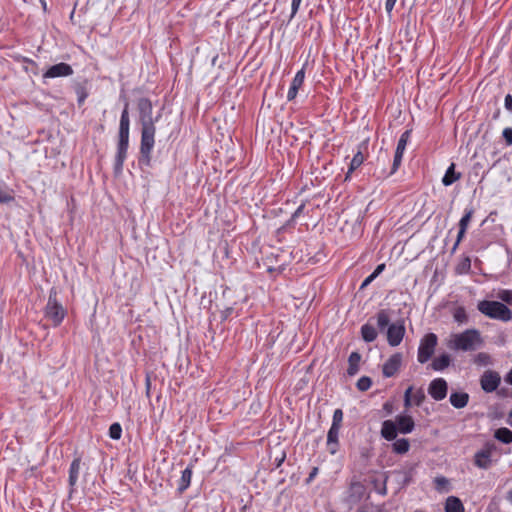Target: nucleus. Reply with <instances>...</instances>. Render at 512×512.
I'll return each mask as SVG.
<instances>
[{"label": "nucleus", "mask_w": 512, "mask_h": 512, "mask_svg": "<svg viewBox=\"0 0 512 512\" xmlns=\"http://www.w3.org/2000/svg\"><path fill=\"white\" fill-rule=\"evenodd\" d=\"M484 341L479 330L466 329L459 333H453L447 340V347L453 351H475L482 347Z\"/></svg>", "instance_id": "1"}, {"label": "nucleus", "mask_w": 512, "mask_h": 512, "mask_svg": "<svg viewBox=\"0 0 512 512\" xmlns=\"http://www.w3.org/2000/svg\"><path fill=\"white\" fill-rule=\"evenodd\" d=\"M130 119L128 113V103L122 111L119 124V140L117 145V153L115 155L114 170L120 173L123 169L127 151L129 146Z\"/></svg>", "instance_id": "2"}, {"label": "nucleus", "mask_w": 512, "mask_h": 512, "mask_svg": "<svg viewBox=\"0 0 512 512\" xmlns=\"http://www.w3.org/2000/svg\"><path fill=\"white\" fill-rule=\"evenodd\" d=\"M477 309L481 314L490 319L502 322H509L512 320V311L500 301H479Z\"/></svg>", "instance_id": "3"}, {"label": "nucleus", "mask_w": 512, "mask_h": 512, "mask_svg": "<svg viewBox=\"0 0 512 512\" xmlns=\"http://www.w3.org/2000/svg\"><path fill=\"white\" fill-rule=\"evenodd\" d=\"M155 125H141L140 154L141 162L149 164L151 153L155 144Z\"/></svg>", "instance_id": "4"}, {"label": "nucleus", "mask_w": 512, "mask_h": 512, "mask_svg": "<svg viewBox=\"0 0 512 512\" xmlns=\"http://www.w3.org/2000/svg\"><path fill=\"white\" fill-rule=\"evenodd\" d=\"M66 310L61 303L57 301V291L52 288L49 292L48 302L45 307V316L54 326H58L63 321Z\"/></svg>", "instance_id": "5"}, {"label": "nucleus", "mask_w": 512, "mask_h": 512, "mask_svg": "<svg viewBox=\"0 0 512 512\" xmlns=\"http://www.w3.org/2000/svg\"><path fill=\"white\" fill-rule=\"evenodd\" d=\"M438 343V337L434 333H428L420 340L417 360L419 363H426L433 355Z\"/></svg>", "instance_id": "6"}, {"label": "nucleus", "mask_w": 512, "mask_h": 512, "mask_svg": "<svg viewBox=\"0 0 512 512\" xmlns=\"http://www.w3.org/2000/svg\"><path fill=\"white\" fill-rule=\"evenodd\" d=\"M494 450L495 445L492 443H487L482 449L475 453L474 465L480 469H489L492 466V454Z\"/></svg>", "instance_id": "7"}, {"label": "nucleus", "mask_w": 512, "mask_h": 512, "mask_svg": "<svg viewBox=\"0 0 512 512\" xmlns=\"http://www.w3.org/2000/svg\"><path fill=\"white\" fill-rule=\"evenodd\" d=\"M406 329L402 320L392 323L387 328V342L390 346L396 347L402 342Z\"/></svg>", "instance_id": "8"}, {"label": "nucleus", "mask_w": 512, "mask_h": 512, "mask_svg": "<svg viewBox=\"0 0 512 512\" xmlns=\"http://www.w3.org/2000/svg\"><path fill=\"white\" fill-rule=\"evenodd\" d=\"M365 492V485L361 481L353 478L350 481L349 487L346 492V502L349 504L359 503L363 499Z\"/></svg>", "instance_id": "9"}, {"label": "nucleus", "mask_w": 512, "mask_h": 512, "mask_svg": "<svg viewBox=\"0 0 512 512\" xmlns=\"http://www.w3.org/2000/svg\"><path fill=\"white\" fill-rule=\"evenodd\" d=\"M501 377L498 372L486 370L480 377V386L486 393L494 392L500 385Z\"/></svg>", "instance_id": "10"}, {"label": "nucleus", "mask_w": 512, "mask_h": 512, "mask_svg": "<svg viewBox=\"0 0 512 512\" xmlns=\"http://www.w3.org/2000/svg\"><path fill=\"white\" fill-rule=\"evenodd\" d=\"M410 136H411V131L406 130L401 134V136L398 140L395 155H394V160H393L392 173L396 172L397 169L401 165L402 158H403L404 152L406 150V146L410 139Z\"/></svg>", "instance_id": "11"}, {"label": "nucleus", "mask_w": 512, "mask_h": 512, "mask_svg": "<svg viewBox=\"0 0 512 512\" xmlns=\"http://www.w3.org/2000/svg\"><path fill=\"white\" fill-rule=\"evenodd\" d=\"M448 384L443 378L432 380L428 387L429 395L436 401H441L447 396Z\"/></svg>", "instance_id": "12"}, {"label": "nucleus", "mask_w": 512, "mask_h": 512, "mask_svg": "<svg viewBox=\"0 0 512 512\" xmlns=\"http://www.w3.org/2000/svg\"><path fill=\"white\" fill-rule=\"evenodd\" d=\"M137 106L140 114L141 125H154L152 117L153 106L151 101L147 98H140Z\"/></svg>", "instance_id": "13"}, {"label": "nucleus", "mask_w": 512, "mask_h": 512, "mask_svg": "<svg viewBox=\"0 0 512 512\" xmlns=\"http://www.w3.org/2000/svg\"><path fill=\"white\" fill-rule=\"evenodd\" d=\"M402 365V354L394 353L387 361L383 364L382 373L386 378L393 377L400 369Z\"/></svg>", "instance_id": "14"}, {"label": "nucleus", "mask_w": 512, "mask_h": 512, "mask_svg": "<svg viewBox=\"0 0 512 512\" xmlns=\"http://www.w3.org/2000/svg\"><path fill=\"white\" fill-rule=\"evenodd\" d=\"M73 74L72 67L64 62L55 64L48 68V70L43 74L44 78H58V77H67Z\"/></svg>", "instance_id": "15"}, {"label": "nucleus", "mask_w": 512, "mask_h": 512, "mask_svg": "<svg viewBox=\"0 0 512 512\" xmlns=\"http://www.w3.org/2000/svg\"><path fill=\"white\" fill-rule=\"evenodd\" d=\"M394 422L396 423L397 430L403 434L411 433L415 427L414 420L409 415H398Z\"/></svg>", "instance_id": "16"}, {"label": "nucleus", "mask_w": 512, "mask_h": 512, "mask_svg": "<svg viewBox=\"0 0 512 512\" xmlns=\"http://www.w3.org/2000/svg\"><path fill=\"white\" fill-rule=\"evenodd\" d=\"M341 427L331 426L327 433V448L331 455L338 451L339 447V432Z\"/></svg>", "instance_id": "17"}, {"label": "nucleus", "mask_w": 512, "mask_h": 512, "mask_svg": "<svg viewBox=\"0 0 512 512\" xmlns=\"http://www.w3.org/2000/svg\"><path fill=\"white\" fill-rule=\"evenodd\" d=\"M304 78H305V71L302 68L301 70H299L295 74V76H294V78H293V80L291 82L290 88H289L288 93H287V99L289 101H291V100L296 98L298 90H299V88L302 86V84L304 82Z\"/></svg>", "instance_id": "18"}, {"label": "nucleus", "mask_w": 512, "mask_h": 512, "mask_svg": "<svg viewBox=\"0 0 512 512\" xmlns=\"http://www.w3.org/2000/svg\"><path fill=\"white\" fill-rule=\"evenodd\" d=\"M81 468V458H75L70 464L68 482L71 490L77 485Z\"/></svg>", "instance_id": "19"}, {"label": "nucleus", "mask_w": 512, "mask_h": 512, "mask_svg": "<svg viewBox=\"0 0 512 512\" xmlns=\"http://www.w3.org/2000/svg\"><path fill=\"white\" fill-rule=\"evenodd\" d=\"M397 426L392 420H385L381 427V436L387 441H393L397 437Z\"/></svg>", "instance_id": "20"}, {"label": "nucleus", "mask_w": 512, "mask_h": 512, "mask_svg": "<svg viewBox=\"0 0 512 512\" xmlns=\"http://www.w3.org/2000/svg\"><path fill=\"white\" fill-rule=\"evenodd\" d=\"M449 401L454 408H464L469 402V394L466 392H453L450 395Z\"/></svg>", "instance_id": "21"}, {"label": "nucleus", "mask_w": 512, "mask_h": 512, "mask_svg": "<svg viewBox=\"0 0 512 512\" xmlns=\"http://www.w3.org/2000/svg\"><path fill=\"white\" fill-rule=\"evenodd\" d=\"M445 512H464L461 500L455 496H449L445 503Z\"/></svg>", "instance_id": "22"}, {"label": "nucleus", "mask_w": 512, "mask_h": 512, "mask_svg": "<svg viewBox=\"0 0 512 512\" xmlns=\"http://www.w3.org/2000/svg\"><path fill=\"white\" fill-rule=\"evenodd\" d=\"M361 361V355L358 352H352L348 358V369L347 373L349 376H354L359 371V364Z\"/></svg>", "instance_id": "23"}, {"label": "nucleus", "mask_w": 512, "mask_h": 512, "mask_svg": "<svg viewBox=\"0 0 512 512\" xmlns=\"http://www.w3.org/2000/svg\"><path fill=\"white\" fill-rule=\"evenodd\" d=\"M460 173H456L455 172V164L452 163L446 170L443 178H442V183L444 186H450L452 185L455 181H457L458 179H460Z\"/></svg>", "instance_id": "24"}, {"label": "nucleus", "mask_w": 512, "mask_h": 512, "mask_svg": "<svg viewBox=\"0 0 512 512\" xmlns=\"http://www.w3.org/2000/svg\"><path fill=\"white\" fill-rule=\"evenodd\" d=\"M364 156L362 154L361 151H358L354 156L353 158L351 159L350 161V164H349V168H348V171L346 173V176H345V180H348L351 176V174L357 169L359 168L363 162H364Z\"/></svg>", "instance_id": "25"}, {"label": "nucleus", "mask_w": 512, "mask_h": 512, "mask_svg": "<svg viewBox=\"0 0 512 512\" xmlns=\"http://www.w3.org/2000/svg\"><path fill=\"white\" fill-rule=\"evenodd\" d=\"M361 335L364 341L373 342L377 338L378 333L373 325L366 323L361 327Z\"/></svg>", "instance_id": "26"}, {"label": "nucleus", "mask_w": 512, "mask_h": 512, "mask_svg": "<svg viewBox=\"0 0 512 512\" xmlns=\"http://www.w3.org/2000/svg\"><path fill=\"white\" fill-rule=\"evenodd\" d=\"M434 487L439 493H448L451 490L449 479L442 475L434 478Z\"/></svg>", "instance_id": "27"}, {"label": "nucleus", "mask_w": 512, "mask_h": 512, "mask_svg": "<svg viewBox=\"0 0 512 512\" xmlns=\"http://www.w3.org/2000/svg\"><path fill=\"white\" fill-rule=\"evenodd\" d=\"M450 362V356L448 354H442L433 360L432 368L435 371H442L450 365Z\"/></svg>", "instance_id": "28"}, {"label": "nucleus", "mask_w": 512, "mask_h": 512, "mask_svg": "<svg viewBox=\"0 0 512 512\" xmlns=\"http://www.w3.org/2000/svg\"><path fill=\"white\" fill-rule=\"evenodd\" d=\"M410 449V443L406 438L396 439L392 444V451L396 454H405Z\"/></svg>", "instance_id": "29"}, {"label": "nucleus", "mask_w": 512, "mask_h": 512, "mask_svg": "<svg viewBox=\"0 0 512 512\" xmlns=\"http://www.w3.org/2000/svg\"><path fill=\"white\" fill-rule=\"evenodd\" d=\"M376 319H377V326L380 330H384V329L388 328L389 323H390L389 310H386V309L380 310L376 315Z\"/></svg>", "instance_id": "30"}, {"label": "nucleus", "mask_w": 512, "mask_h": 512, "mask_svg": "<svg viewBox=\"0 0 512 512\" xmlns=\"http://www.w3.org/2000/svg\"><path fill=\"white\" fill-rule=\"evenodd\" d=\"M191 478H192V470H191V468L187 467L186 469H184L182 471V475L180 478V482H179V486H178V491L180 493H182L189 487V485L191 483Z\"/></svg>", "instance_id": "31"}, {"label": "nucleus", "mask_w": 512, "mask_h": 512, "mask_svg": "<svg viewBox=\"0 0 512 512\" xmlns=\"http://www.w3.org/2000/svg\"><path fill=\"white\" fill-rule=\"evenodd\" d=\"M494 437L502 443L509 444L512 442V431L502 427L495 431Z\"/></svg>", "instance_id": "32"}, {"label": "nucleus", "mask_w": 512, "mask_h": 512, "mask_svg": "<svg viewBox=\"0 0 512 512\" xmlns=\"http://www.w3.org/2000/svg\"><path fill=\"white\" fill-rule=\"evenodd\" d=\"M453 319L458 324H466L468 322V315L463 306H458L453 310Z\"/></svg>", "instance_id": "33"}, {"label": "nucleus", "mask_w": 512, "mask_h": 512, "mask_svg": "<svg viewBox=\"0 0 512 512\" xmlns=\"http://www.w3.org/2000/svg\"><path fill=\"white\" fill-rule=\"evenodd\" d=\"M473 362L478 366H488L492 363L491 356L486 352H480L475 355Z\"/></svg>", "instance_id": "34"}, {"label": "nucleus", "mask_w": 512, "mask_h": 512, "mask_svg": "<svg viewBox=\"0 0 512 512\" xmlns=\"http://www.w3.org/2000/svg\"><path fill=\"white\" fill-rule=\"evenodd\" d=\"M473 213H474L473 208L465 209L464 215L462 216V218L459 221V228H463V229L467 230L469 223L472 219Z\"/></svg>", "instance_id": "35"}, {"label": "nucleus", "mask_w": 512, "mask_h": 512, "mask_svg": "<svg viewBox=\"0 0 512 512\" xmlns=\"http://www.w3.org/2000/svg\"><path fill=\"white\" fill-rule=\"evenodd\" d=\"M122 435V427L119 423H113L109 428V436L114 440H118Z\"/></svg>", "instance_id": "36"}, {"label": "nucleus", "mask_w": 512, "mask_h": 512, "mask_svg": "<svg viewBox=\"0 0 512 512\" xmlns=\"http://www.w3.org/2000/svg\"><path fill=\"white\" fill-rule=\"evenodd\" d=\"M497 296L501 300L502 303L512 305V290H509V289L500 290Z\"/></svg>", "instance_id": "37"}, {"label": "nucleus", "mask_w": 512, "mask_h": 512, "mask_svg": "<svg viewBox=\"0 0 512 512\" xmlns=\"http://www.w3.org/2000/svg\"><path fill=\"white\" fill-rule=\"evenodd\" d=\"M371 385L372 381L367 376H362L361 378H359L356 384L357 388L360 391H367L368 389H370Z\"/></svg>", "instance_id": "38"}, {"label": "nucleus", "mask_w": 512, "mask_h": 512, "mask_svg": "<svg viewBox=\"0 0 512 512\" xmlns=\"http://www.w3.org/2000/svg\"><path fill=\"white\" fill-rule=\"evenodd\" d=\"M412 400L416 406H420L425 400L423 389L419 388L416 391L412 390Z\"/></svg>", "instance_id": "39"}, {"label": "nucleus", "mask_w": 512, "mask_h": 512, "mask_svg": "<svg viewBox=\"0 0 512 512\" xmlns=\"http://www.w3.org/2000/svg\"><path fill=\"white\" fill-rule=\"evenodd\" d=\"M13 200L12 193L8 189L0 187V203H10Z\"/></svg>", "instance_id": "40"}, {"label": "nucleus", "mask_w": 512, "mask_h": 512, "mask_svg": "<svg viewBox=\"0 0 512 512\" xmlns=\"http://www.w3.org/2000/svg\"><path fill=\"white\" fill-rule=\"evenodd\" d=\"M342 421H343V411L341 409H336L333 413L331 426L341 427Z\"/></svg>", "instance_id": "41"}, {"label": "nucleus", "mask_w": 512, "mask_h": 512, "mask_svg": "<svg viewBox=\"0 0 512 512\" xmlns=\"http://www.w3.org/2000/svg\"><path fill=\"white\" fill-rule=\"evenodd\" d=\"M412 390H413V386H410L406 389V391L404 393V406L406 408H409L412 404H414V402L412 400Z\"/></svg>", "instance_id": "42"}, {"label": "nucleus", "mask_w": 512, "mask_h": 512, "mask_svg": "<svg viewBox=\"0 0 512 512\" xmlns=\"http://www.w3.org/2000/svg\"><path fill=\"white\" fill-rule=\"evenodd\" d=\"M470 259L469 258H465L457 267V271L462 274V273H466L469 271L470 269Z\"/></svg>", "instance_id": "43"}, {"label": "nucleus", "mask_w": 512, "mask_h": 512, "mask_svg": "<svg viewBox=\"0 0 512 512\" xmlns=\"http://www.w3.org/2000/svg\"><path fill=\"white\" fill-rule=\"evenodd\" d=\"M466 231H467L466 229L459 228V231H458V234H457V239H456V241H455V243H454V245L452 247V253H454L457 250L460 242L463 240V238L465 236Z\"/></svg>", "instance_id": "44"}, {"label": "nucleus", "mask_w": 512, "mask_h": 512, "mask_svg": "<svg viewBox=\"0 0 512 512\" xmlns=\"http://www.w3.org/2000/svg\"><path fill=\"white\" fill-rule=\"evenodd\" d=\"M502 135L507 142V144H512V128L507 127L503 130Z\"/></svg>", "instance_id": "45"}, {"label": "nucleus", "mask_w": 512, "mask_h": 512, "mask_svg": "<svg viewBox=\"0 0 512 512\" xmlns=\"http://www.w3.org/2000/svg\"><path fill=\"white\" fill-rule=\"evenodd\" d=\"M302 0H292L291 3V17H294L299 10Z\"/></svg>", "instance_id": "46"}, {"label": "nucleus", "mask_w": 512, "mask_h": 512, "mask_svg": "<svg viewBox=\"0 0 512 512\" xmlns=\"http://www.w3.org/2000/svg\"><path fill=\"white\" fill-rule=\"evenodd\" d=\"M396 2H397V0H386L385 9L388 14H390L392 12Z\"/></svg>", "instance_id": "47"}, {"label": "nucleus", "mask_w": 512, "mask_h": 512, "mask_svg": "<svg viewBox=\"0 0 512 512\" xmlns=\"http://www.w3.org/2000/svg\"><path fill=\"white\" fill-rule=\"evenodd\" d=\"M505 108L512 112V96L509 94L505 97Z\"/></svg>", "instance_id": "48"}, {"label": "nucleus", "mask_w": 512, "mask_h": 512, "mask_svg": "<svg viewBox=\"0 0 512 512\" xmlns=\"http://www.w3.org/2000/svg\"><path fill=\"white\" fill-rule=\"evenodd\" d=\"M385 269V264H380L372 273V277H377Z\"/></svg>", "instance_id": "49"}, {"label": "nucleus", "mask_w": 512, "mask_h": 512, "mask_svg": "<svg viewBox=\"0 0 512 512\" xmlns=\"http://www.w3.org/2000/svg\"><path fill=\"white\" fill-rule=\"evenodd\" d=\"M303 209H304V205L302 204V205H300V206L295 210V212L292 214V219L297 218V217L302 213Z\"/></svg>", "instance_id": "50"}, {"label": "nucleus", "mask_w": 512, "mask_h": 512, "mask_svg": "<svg viewBox=\"0 0 512 512\" xmlns=\"http://www.w3.org/2000/svg\"><path fill=\"white\" fill-rule=\"evenodd\" d=\"M376 277H372V274H370L362 283V287L367 286L369 283H371Z\"/></svg>", "instance_id": "51"}, {"label": "nucleus", "mask_w": 512, "mask_h": 512, "mask_svg": "<svg viewBox=\"0 0 512 512\" xmlns=\"http://www.w3.org/2000/svg\"><path fill=\"white\" fill-rule=\"evenodd\" d=\"M505 381L508 384L512 385V369L506 374Z\"/></svg>", "instance_id": "52"}, {"label": "nucleus", "mask_w": 512, "mask_h": 512, "mask_svg": "<svg viewBox=\"0 0 512 512\" xmlns=\"http://www.w3.org/2000/svg\"><path fill=\"white\" fill-rule=\"evenodd\" d=\"M318 473V468H313L308 477V482L311 481Z\"/></svg>", "instance_id": "53"}, {"label": "nucleus", "mask_w": 512, "mask_h": 512, "mask_svg": "<svg viewBox=\"0 0 512 512\" xmlns=\"http://www.w3.org/2000/svg\"><path fill=\"white\" fill-rule=\"evenodd\" d=\"M508 423L512 426V411L508 415Z\"/></svg>", "instance_id": "54"}, {"label": "nucleus", "mask_w": 512, "mask_h": 512, "mask_svg": "<svg viewBox=\"0 0 512 512\" xmlns=\"http://www.w3.org/2000/svg\"><path fill=\"white\" fill-rule=\"evenodd\" d=\"M381 494L385 495L386 494V487L384 486L383 489H381V491H379Z\"/></svg>", "instance_id": "55"}, {"label": "nucleus", "mask_w": 512, "mask_h": 512, "mask_svg": "<svg viewBox=\"0 0 512 512\" xmlns=\"http://www.w3.org/2000/svg\"><path fill=\"white\" fill-rule=\"evenodd\" d=\"M508 498H509V501L512 503V490L509 492Z\"/></svg>", "instance_id": "56"}, {"label": "nucleus", "mask_w": 512, "mask_h": 512, "mask_svg": "<svg viewBox=\"0 0 512 512\" xmlns=\"http://www.w3.org/2000/svg\"><path fill=\"white\" fill-rule=\"evenodd\" d=\"M358 512H366L365 510H358Z\"/></svg>", "instance_id": "57"}, {"label": "nucleus", "mask_w": 512, "mask_h": 512, "mask_svg": "<svg viewBox=\"0 0 512 512\" xmlns=\"http://www.w3.org/2000/svg\"><path fill=\"white\" fill-rule=\"evenodd\" d=\"M378 512H385V511H382V510H381V511H378Z\"/></svg>", "instance_id": "58"}, {"label": "nucleus", "mask_w": 512, "mask_h": 512, "mask_svg": "<svg viewBox=\"0 0 512 512\" xmlns=\"http://www.w3.org/2000/svg\"><path fill=\"white\" fill-rule=\"evenodd\" d=\"M134 512V511H133Z\"/></svg>", "instance_id": "59"}]
</instances>
